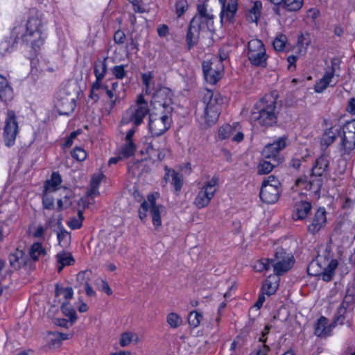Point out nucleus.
Masks as SVG:
<instances>
[{
    "mask_svg": "<svg viewBox=\"0 0 355 355\" xmlns=\"http://www.w3.org/2000/svg\"><path fill=\"white\" fill-rule=\"evenodd\" d=\"M197 14L191 20L186 42L188 49L197 45L200 34L212 33L215 31L212 10L207 8L205 3L198 4Z\"/></svg>",
    "mask_w": 355,
    "mask_h": 355,
    "instance_id": "f257e3e1",
    "label": "nucleus"
},
{
    "mask_svg": "<svg viewBox=\"0 0 355 355\" xmlns=\"http://www.w3.org/2000/svg\"><path fill=\"white\" fill-rule=\"evenodd\" d=\"M17 37L30 44L35 51L43 45L46 34L43 29L42 20L37 17H31L25 26L14 28Z\"/></svg>",
    "mask_w": 355,
    "mask_h": 355,
    "instance_id": "f03ea898",
    "label": "nucleus"
},
{
    "mask_svg": "<svg viewBox=\"0 0 355 355\" xmlns=\"http://www.w3.org/2000/svg\"><path fill=\"white\" fill-rule=\"evenodd\" d=\"M276 101L272 95H266L253 107L250 121L262 126H270L277 122Z\"/></svg>",
    "mask_w": 355,
    "mask_h": 355,
    "instance_id": "7ed1b4c3",
    "label": "nucleus"
},
{
    "mask_svg": "<svg viewBox=\"0 0 355 355\" xmlns=\"http://www.w3.org/2000/svg\"><path fill=\"white\" fill-rule=\"evenodd\" d=\"M329 159L325 156L319 157L312 166V173L309 181L306 178H299L296 180V185L298 187L304 186V188L313 193L320 191L322 186L321 178L326 175L329 166Z\"/></svg>",
    "mask_w": 355,
    "mask_h": 355,
    "instance_id": "20e7f679",
    "label": "nucleus"
},
{
    "mask_svg": "<svg viewBox=\"0 0 355 355\" xmlns=\"http://www.w3.org/2000/svg\"><path fill=\"white\" fill-rule=\"evenodd\" d=\"M79 89L75 83H69L62 88L58 93L55 107L60 115H69L76 106Z\"/></svg>",
    "mask_w": 355,
    "mask_h": 355,
    "instance_id": "39448f33",
    "label": "nucleus"
},
{
    "mask_svg": "<svg viewBox=\"0 0 355 355\" xmlns=\"http://www.w3.org/2000/svg\"><path fill=\"white\" fill-rule=\"evenodd\" d=\"M149 111L148 102L142 94H139L135 103L123 113L121 124H131L132 126L138 127L143 123Z\"/></svg>",
    "mask_w": 355,
    "mask_h": 355,
    "instance_id": "423d86ee",
    "label": "nucleus"
},
{
    "mask_svg": "<svg viewBox=\"0 0 355 355\" xmlns=\"http://www.w3.org/2000/svg\"><path fill=\"white\" fill-rule=\"evenodd\" d=\"M329 253L327 251L324 255L318 254L315 260L311 262L307 271L309 275L320 276L322 280L329 282L334 274V270L338 266V261L331 259L329 261L327 257Z\"/></svg>",
    "mask_w": 355,
    "mask_h": 355,
    "instance_id": "0eeeda50",
    "label": "nucleus"
},
{
    "mask_svg": "<svg viewBox=\"0 0 355 355\" xmlns=\"http://www.w3.org/2000/svg\"><path fill=\"white\" fill-rule=\"evenodd\" d=\"M223 98L218 94H214L211 90H206L203 94L205 105L204 116L209 124L215 123L220 113Z\"/></svg>",
    "mask_w": 355,
    "mask_h": 355,
    "instance_id": "6e6552de",
    "label": "nucleus"
},
{
    "mask_svg": "<svg viewBox=\"0 0 355 355\" xmlns=\"http://www.w3.org/2000/svg\"><path fill=\"white\" fill-rule=\"evenodd\" d=\"M248 58L250 63L256 67H266L268 55L262 41L252 39L248 42Z\"/></svg>",
    "mask_w": 355,
    "mask_h": 355,
    "instance_id": "1a4fd4ad",
    "label": "nucleus"
},
{
    "mask_svg": "<svg viewBox=\"0 0 355 355\" xmlns=\"http://www.w3.org/2000/svg\"><path fill=\"white\" fill-rule=\"evenodd\" d=\"M218 177L214 176L202 187L194 200V204L198 209L209 205L218 190Z\"/></svg>",
    "mask_w": 355,
    "mask_h": 355,
    "instance_id": "9d476101",
    "label": "nucleus"
},
{
    "mask_svg": "<svg viewBox=\"0 0 355 355\" xmlns=\"http://www.w3.org/2000/svg\"><path fill=\"white\" fill-rule=\"evenodd\" d=\"M3 130V139L5 145L8 147L12 146L19 132L17 116L13 110H7Z\"/></svg>",
    "mask_w": 355,
    "mask_h": 355,
    "instance_id": "9b49d317",
    "label": "nucleus"
},
{
    "mask_svg": "<svg viewBox=\"0 0 355 355\" xmlns=\"http://www.w3.org/2000/svg\"><path fill=\"white\" fill-rule=\"evenodd\" d=\"M171 114L164 112L150 114L149 129L153 137H157L169 129L172 121Z\"/></svg>",
    "mask_w": 355,
    "mask_h": 355,
    "instance_id": "f8f14e48",
    "label": "nucleus"
},
{
    "mask_svg": "<svg viewBox=\"0 0 355 355\" xmlns=\"http://www.w3.org/2000/svg\"><path fill=\"white\" fill-rule=\"evenodd\" d=\"M224 65L215 57L202 62V71L206 81L211 85L216 84L222 77Z\"/></svg>",
    "mask_w": 355,
    "mask_h": 355,
    "instance_id": "ddd939ff",
    "label": "nucleus"
},
{
    "mask_svg": "<svg viewBox=\"0 0 355 355\" xmlns=\"http://www.w3.org/2000/svg\"><path fill=\"white\" fill-rule=\"evenodd\" d=\"M145 150L149 159L153 162L162 160L169 153L166 139L155 137L149 143L146 144Z\"/></svg>",
    "mask_w": 355,
    "mask_h": 355,
    "instance_id": "4468645a",
    "label": "nucleus"
},
{
    "mask_svg": "<svg viewBox=\"0 0 355 355\" xmlns=\"http://www.w3.org/2000/svg\"><path fill=\"white\" fill-rule=\"evenodd\" d=\"M270 260L271 261L270 265L273 268L274 274L277 275H282L289 270L293 263V256L286 253L283 249H279L276 252L274 259Z\"/></svg>",
    "mask_w": 355,
    "mask_h": 355,
    "instance_id": "2eb2a0df",
    "label": "nucleus"
},
{
    "mask_svg": "<svg viewBox=\"0 0 355 355\" xmlns=\"http://www.w3.org/2000/svg\"><path fill=\"white\" fill-rule=\"evenodd\" d=\"M173 93L167 87H162L153 94L152 104L155 109H163L162 112L172 113L173 112Z\"/></svg>",
    "mask_w": 355,
    "mask_h": 355,
    "instance_id": "dca6fc26",
    "label": "nucleus"
},
{
    "mask_svg": "<svg viewBox=\"0 0 355 355\" xmlns=\"http://www.w3.org/2000/svg\"><path fill=\"white\" fill-rule=\"evenodd\" d=\"M340 150L348 153L355 148V120L347 122L340 130Z\"/></svg>",
    "mask_w": 355,
    "mask_h": 355,
    "instance_id": "f3484780",
    "label": "nucleus"
},
{
    "mask_svg": "<svg viewBox=\"0 0 355 355\" xmlns=\"http://www.w3.org/2000/svg\"><path fill=\"white\" fill-rule=\"evenodd\" d=\"M353 293L348 289L347 291V295L345 296L343 302L338 309L337 313L335 315L334 324L343 325L345 322L350 326V320L352 318V303L353 301L352 298Z\"/></svg>",
    "mask_w": 355,
    "mask_h": 355,
    "instance_id": "a211bd4d",
    "label": "nucleus"
},
{
    "mask_svg": "<svg viewBox=\"0 0 355 355\" xmlns=\"http://www.w3.org/2000/svg\"><path fill=\"white\" fill-rule=\"evenodd\" d=\"M286 137H282L272 144H268L263 148L262 155L266 159H276L279 158V162L282 163L284 158L280 154V151L286 146Z\"/></svg>",
    "mask_w": 355,
    "mask_h": 355,
    "instance_id": "6ab92c4d",
    "label": "nucleus"
},
{
    "mask_svg": "<svg viewBox=\"0 0 355 355\" xmlns=\"http://www.w3.org/2000/svg\"><path fill=\"white\" fill-rule=\"evenodd\" d=\"M327 212L324 207H320L315 212L313 216L310 218L309 224L308 225V231L315 234L322 229L327 223Z\"/></svg>",
    "mask_w": 355,
    "mask_h": 355,
    "instance_id": "aec40b11",
    "label": "nucleus"
},
{
    "mask_svg": "<svg viewBox=\"0 0 355 355\" xmlns=\"http://www.w3.org/2000/svg\"><path fill=\"white\" fill-rule=\"evenodd\" d=\"M222 6L220 12V21L230 22L237 10V0H219Z\"/></svg>",
    "mask_w": 355,
    "mask_h": 355,
    "instance_id": "412c9836",
    "label": "nucleus"
},
{
    "mask_svg": "<svg viewBox=\"0 0 355 355\" xmlns=\"http://www.w3.org/2000/svg\"><path fill=\"white\" fill-rule=\"evenodd\" d=\"M261 200L268 204H272L277 201L279 196V189L275 187L262 184L260 191Z\"/></svg>",
    "mask_w": 355,
    "mask_h": 355,
    "instance_id": "4be33fe9",
    "label": "nucleus"
},
{
    "mask_svg": "<svg viewBox=\"0 0 355 355\" xmlns=\"http://www.w3.org/2000/svg\"><path fill=\"white\" fill-rule=\"evenodd\" d=\"M312 205L309 201L301 200L295 204L292 218L295 220H304L311 211Z\"/></svg>",
    "mask_w": 355,
    "mask_h": 355,
    "instance_id": "5701e85b",
    "label": "nucleus"
},
{
    "mask_svg": "<svg viewBox=\"0 0 355 355\" xmlns=\"http://www.w3.org/2000/svg\"><path fill=\"white\" fill-rule=\"evenodd\" d=\"M165 175L164 179L166 182L171 178L170 182L174 187L176 192H179L183 186V177L182 175L176 172L173 169L169 168L168 166H165Z\"/></svg>",
    "mask_w": 355,
    "mask_h": 355,
    "instance_id": "b1692460",
    "label": "nucleus"
},
{
    "mask_svg": "<svg viewBox=\"0 0 355 355\" xmlns=\"http://www.w3.org/2000/svg\"><path fill=\"white\" fill-rule=\"evenodd\" d=\"M334 69L332 68L327 70L323 77L315 84V91L317 93L322 92L327 87H333L336 81L334 82Z\"/></svg>",
    "mask_w": 355,
    "mask_h": 355,
    "instance_id": "393cba45",
    "label": "nucleus"
},
{
    "mask_svg": "<svg viewBox=\"0 0 355 355\" xmlns=\"http://www.w3.org/2000/svg\"><path fill=\"white\" fill-rule=\"evenodd\" d=\"M334 327L335 324L334 323L328 326L327 319L322 316L318 319L315 326V334L319 337L328 336L330 335L331 328Z\"/></svg>",
    "mask_w": 355,
    "mask_h": 355,
    "instance_id": "a878e982",
    "label": "nucleus"
},
{
    "mask_svg": "<svg viewBox=\"0 0 355 355\" xmlns=\"http://www.w3.org/2000/svg\"><path fill=\"white\" fill-rule=\"evenodd\" d=\"M280 164L279 158L276 159H263L260 161L257 166V173L259 175H265L270 173L272 169Z\"/></svg>",
    "mask_w": 355,
    "mask_h": 355,
    "instance_id": "bb28decb",
    "label": "nucleus"
},
{
    "mask_svg": "<svg viewBox=\"0 0 355 355\" xmlns=\"http://www.w3.org/2000/svg\"><path fill=\"white\" fill-rule=\"evenodd\" d=\"M13 98V91L7 80L0 75V99L2 101H10Z\"/></svg>",
    "mask_w": 355,
    "mask_h": 355,
    "instance_id": "cd10ccee",
    "label": "nucleus"
},
{
    "mask_svg": "<svg viewBox=\"0 0 355 355\" xmlns=\"http://www.w3.org/2000/svg\"><path fill=\"white\" fill-rule=\"evenodd\" d=\"M58 263V271L60 272L66 266H70L74 262V259L71 253L61 251L56 255Z\"/></svg>",
    "mask_w": 355,
    "mask_h": 355,
    "instance_id": "c85d7f7f",
    "label": "nucleus"
},
{
    "mask_svg": "<svg viewBox=\"0 0 355 355\" xmlns=\"http://www.w3.org/2000/svg\"><path fill=\"white\" fill-rule=\"evenodd\" d=\"M148 201H150V212L152 216L153 223L154 226L159 227L162 224L160 212L161 209H163V207L162 206H157L153 197L148 198Z\"/></svg>",
    "mask_w": 355,
    "mask_h": 355,
    "instance_id": "c756f323",
    "label": "nucleus"
},
{
    "mask_svg": "<svg viewBox=\"0 0 355 355\" xmlns=\"http://www.w3.org/2000/svg\"><path fill=\"white\" fill-rule=\"evenodd\" d=\"M103 178L104 175L101 173L93 175L90 182V188L87 191L90 197L94 198L99 195L98 187Z\"/></svg>",
    "mask_w": 355,
    "mask_h": 355,
    "instance_id": "7c9ffc66",
    "label": "nucleus"
},
{
    "mask_svg": "<svg viewBox=\"0 0 355 355\" xmlns=\"http://www.w3.org/2000/svg\"><path fill=\"white\" fill-rule=\"evenodd\" d=\"M340 130L338 128L332 127L327 130L321 138V145L325 147L329 146L331 144L338 134H339Z\"/></svg>",
    "mask_w": 355,
    "mask_h": 355,
    "instance_id": "2f4dec72",
    "label": "nucleus"
},
{
    "mask_svg": "<svg viewBox=\"0 0 355 355\" xmlns=\"http://www.w3.org/2000/svg\"><path fill=\"white\" fill-rule=\"evenodd\" d=\"M276 5H279L288 11L294 12L302 8L303 0H280Z\"/></svg>",
    "mask_w": 355,
    "mask_h": 355,
    "instance_id": "473e14b6",
    "label": "nucleus"
},
{
    "mask_svg": "<svg viewBox=\"0 0 355 355\" xmlns=\"http://www.w3.org/2000/svg\"><path fill=\"white\" fill-rule=\"evenodd\" d=\"M236 128H239L238 123H234L232 125L225 124L221 126L218 130V137L220 139H225L232 137L234 132L236 131Z\"/></svg>",
    "mask_w": 355,
    "mask_h": 355,
    "instance_id": "72a5a7b5",
    "label": "nucleus"
},
{
    "mask_svg": "<svg viewBox=\"0 0 355 355\" xmlns=\"http://www.w3.org/2000/svg\"><path fill=\"white\" fill-rule=\"evenodd\" d=\"M63 192V198L58 200V207L59 209H67L72 205V198H73L72 191L69 189H64Z\"/></svg>",
    "mask_w": 355,
    "mask_h": 355,
    "instance_id": "f704fd0d",
    "label": "nucleus"
},
{
    "mask_svg": "<svg viewBox=\"0 0 355 355\" xmlns=\"http://www.w3.org/2000/svg\"><path fill=\"white\" fill-rule=\"evenodd\" d=\"M62 182V178L58 173L53 172L50 180L46 181L45 191H55Z\"/></svg>",
    "mask_w": 355,
    "mask_h": 355,
    "instance_id": "c9c22d12",
    "label": "nucleus"
},
{
    "mask_svg": "<svg viewBox=\"0 0 355 355\" xmlns=\"http://www.w3.org/2000/svg\"><path fill=\"white\" fill-rule=\"evenodd\" d=\"M46 251L40 243H33L29 250L30 257L33 261H37L40 257H44Z\"/></svg>",
    "mask_w": 355,
    "mask_h": 355,
    "instance_id": "e433bc0d",
    "label": "nucleus"
},
{
    "mask_svg": "<svg viewBox=\"0 0 355 355\" xmlns=\"http://www.w3.org/2000/svg\"><path fill=\"white\" fill-rule=\"evenodd\" d=\"M106 58L103 60H98L95 62L94 72L96 78L103 80L107 71Z\"/></svg>",
    "mask_w": 355,
    "mask_h": 355,
    "instance_id": "4c0bfd02",
    "label": "nucleus"
},
{
    "mask_svg": "<svg viewBox=\"0 0 355 355\" xmlns=\"http://www.w3.org/2000/svg\"><path fill=\"white\" fill-rule=\"evenodd\" d=\"M135 150L136 145L133 141H124L120 151V155L123 158H128L133 155Z\"/></svg>",
    "mask_w": 355,
    "mask_h": 355,
    "instance_id": "58836bf2",
    "label": "nucleus"
},
{
    "mask_svg": "<svg viewBox=\"0 0 355 355\" xmlns=\"http://www.w3.org/2000/svg\"><path fill=\"white\" fill-rule=\"evenodd\" d=\"M61 309L64 315L69 318L70 326H71L77 319L75 309L68 302L63 303Z\"/></svg>",
    "mask_w": 355,
    "mask_h": 355,
    "instance_id": "ea45409f",
    "label": "nucleus"
},
{
    "mask_svg": "<svg viewBox=\"0 0 355 355\" xmlns=\"http://www.w3.org/2000/svg\"><path fill=\"white\" fill-rule=\"evenodd\" d=\"M310 44V38L308 35H301L298 37L297 43V50L300 55H303L306 53L307 47Z\"/></svg>",
    "mask_w": 355,
    "mask_h": 355,
    "instance_id": "a19ab883",
    "label": "nucleus"
},
{
    "mask_svg": "<svg viewBox=\"0 0 355 355\" xmlns=\"http://www.w3.org/2000/svg\"><path fill=\"white\" fill-rule=\"evenodd\" d=\"M9 261L14 268H19L21 263H24L23 252L21 250H17L15 253L10 254L9 256Z\"/></svg>",
    "mask_w": 355,
    "mask_h": 355,
    "instance_id": "79ce46f5",
    "label": "nucleus"
},
{
    "mask_svg": "<svg viewBox=\"0 0 355 355\" xmlns=\"http://www.w3.org/2000/svg\"><path fill=\"white\" fill-rule=\"evenodd\" d=\"M271 277L270 276L268 279H267L263 283L261 290L263 294H266L268 295H271L275 293L278 288V284L277 281L272 282L270 279Z\"/></svg>",
    "mask_w": 355,
    "mask_h": 355,
    "instance_id": "37998d69",
    "label": "nucleus"
},
{
    "mask_svg": "<svg viewBox=\"0 0 355 355\" xmlns=\"http://www.w3.org/2000/svg\"><path fill=\"white\" fill-rule=\"evenodd\" d=\"M57 238L59 244L62 248H66L69 245L71 241V236L69 233L64 228L61 227L60 231L57 232Z\"/></svg>",
    "mask_w": 355,
    "mask_h": 355,
    "instance_id": "c03bdc74",
    "label": "nucleus"
},
{
    "mask_svg": "<svg viewBox=\"0 0 355 355\" xmlns=\"http://www.w3.org/2000/svg\"><path fill=\"white\" fill-rule=\"evenodd\" d=\"M76 282L77 284L75 286V287L79 288L78 293L83 292V288L85 287V285L89 284L88 272L81 271L78 272L76 276Z\"/></svg>",
    "mask_w": 355,
    "mask_h": 355,
    "instance_id": "a18cd8bd",
    "label": "nucleus"
},
{
    "mask_svg": "<svg viewBox=\"0 0 355 355\" xmlns=\"http://www.w3.org/2000/svg\"><path fill=\"white\" fill-rule=\"evenodd\" d=\"M270 330V327L266 325L264 328V330L262 331L261 336L259 338V342L262 343L263 345L261 348L259 349L257 354V355H267V353L270 350V347L266 345L265 343L266 342V335L268 334Z\"/></svg>",
    "mask_w": 355,
    "mask_h": 355,
    "instance_id": "49530a36",
    "label": "nucleus"
},
{
    "mask_svg": "<svg viewBox=\"0 0 355 355\" xmlns=\"http://www.w3.org/2000/svg\"><path fill=\"white\" fill-rule=\"evenodd\" d=\"M166 322L171 328L176 329L182 324V319L177 313L172 312L168 314Z\"/></svg>",
    "mask_w": 355,
    "mask_h": 355,
    "instance_id": "de8ad7c7",
    "label": "nucleus"
},
{
    "mask_svg": "<svg viewBox=\"0 0 355 355\" xmlns=\"http://www.w3.org/2000/svg\"><path fill=\"white\" fill-rule=\"evenodd\" d=\"M83 220V212L79 210L76 217L71 218L67 222V225L72 230H77L81 227Z\"/></svg>",
    "mask_w": 355,
    "mask_h": 355,
    "instance_id": "09e8293b",
    "label": "nucleus"
},
{
    "mask_svg": "<svg viewBox=\"0 0 355 355\" xmlns=\"http://www.w3.org/2000/svg\"><path fill=\"white\" fill-rule=\"evenodd\" d=\"M202 318L203 316L200 312L193 311L189 315L188 322L191 327L196 328L199 326Z\"/></svg>",
    "mask_w": 355,
    "mask_h": 355,
    "instance_id": "8fccbe9b",
    "label": "nucleus"
},
{
    "mask_svg": "<svg viewBox=\"0 0 355 355\" xmlns=\"http://www.w3.org/2000/svg\"><path fill=\"white\" fill-rule=\"evenodd\" d=\"M270 259H263L255 263L254 268L257 272L268 271L271 268Z\"/></svg>",
    "mask_w": 355,
    "mask_h": 355,
    "instance_id": "3c124183",
    "label": "nucleus"
},
{
    "mask_svg": "<svg viewBox=\"0 0 355 355\" xmlns=\"http://www.w3.org/2000/svg\"><path fill=\"white\" fill-rule=\"evenodd\" d=\"M287 42L286 36L282 34L278 35L274 40L272 44L274 49L277 51L284 50Z\"/></svg>",
    "mask_w": 355,
    "mask_h": 355,
    "instance_id": "603ef678",
    "label": "nucleus"
},
{
    "mask_svg": "<svg viewBox=\"0 0 355 355\" xmlns=\"http://www.w3.org/2000/svg\"><path fill=\"white\" fill-rule=\"evenodd\" d=\"M175 14L178 17L182 16L189 8L187 0H179L175 3Z\"/></svg>",
    "mask_w": 355,
    "mask_h": 355,
    "instance_id": "864d4df0",
    "label": "nucleus"
},
{
    "mask_svg": "<svg viewBox=\"0 0 355 355\" xmlns=\"http://www.w3.org/2000/svg\"><path fill=\"white\" fill-rule=\"evenodd\" d=\"M13 45L11 40H4L0 43V54L5 57L9 55L13 50Z\"/></svg>",
    "mask_w": 355,
    "mask_h": 355,
    "instance_id": "5fc2aeb1",
    "label": "nucleus"
},
{
    "mask_svg": "<svg viewBox=\"0 0 355 355\" xmlns=\"http://www.w3.org/2000/svg\"><path fill=\"white\" fill-rule=\"evenodd\" d=\"M135 337V340H138V336L132 333L125 332L121 335L120 339V345L121 347H125L128 345L130 342L133 340V338Z\"/></svg>",
    "mask_w": 355,
    "mask_h": 355,
    "instance_id": "6e6d98bb",
    "label": "nucleus"
},
{
    "mask_svg": "<svg viewBox=\"0 0 355 355\" xmlns=\"http://www.w3.org/2000/svg\"><path fill=\"white\" fill-rule=\"evenodd\" d=\"M71 156L76 160L82 162L86 159L87 153L83 148L80 147H76L71 152Z\"/></svg>",
    "mask_w": 355,
    "mask_h": 355,
    "instance_id": "4d7b16f0",
    "label": "nucleus"
},
{
    "mask_svg": "<svg viewBox=\"0 0 355 355\" xmlns=\"http://www.w3.org/2000/svg\"><path fill=\"white\" fill-rule=\"evenodd\" d=\"M106 93V95L110 98V106L111 108H113L116 104V102L119 98V95L116 93L115 91L112 89H110L107 86L104 87V90Z\"/></svg>",
    "mask_w": 355,
    "mask_h": 355,
    "instance_id": "13d9d810",
    "label": "nucleus"
},
{
    "mask_svg": "<svg viewBox=\"0 0 355 355\" xmlns=\"http://www.w3.org/2000/svg\"><path fill=\"white\" fill-rule=\"evenodd\" d=\"M112 74L117 79H123L126 76L125 65H116L112 69Z\"/></svg>",
    "mask_w": 355,
    "mask_h": 355,
    "instance_id": "bf43d9fd",
    "label": "nucleus"
},
{
    "mask_svg": "<svg viewBox=\"0 0 355 355\" xmlns=\"http://www.w3.org/2000/svg\"><path fill=\"white\" fill-rule=\"evenodd\" d=\"M53 219L51 218H49L46 221V225H38L33 233V236L35 237H42L45 230L49 227L51 225Z\"/></svg>",
    "mask_w": 355,
    "mask_h": 355,
    "instance_id": "052dcab7",
    "label": "nucleus"
},
{
    "mask_svg": "<svg viewBox=\"0 0 355 355\" xmlns=\"http://www.w3.org/2000/svg\"><path fill=\"white\" fill-rule=\"evenodd\" d=\"M42 204L45 209H51L54 206L53 198L49 196L47 193H44L42 198Z\"/></svg>",
    "mask_w": 355,
    "mask_h": 355,
    "instance_id": "680f3d73",
    "label": "nucleus"
},
{
    "mask_svg": "<svg viewBox=\"0 0 355 355\" xmlns=\"http://www.w3.org/2000/svg\"><path fill=\"white\" fill-rule=\"evenodd\" d=\"M267 184L268 186L275 187L276 188H279L280 185L279 180L272 175L268 176L262 183V184Z\"/></svg>",
    "mask_w": 355,
    "mask_h": 355,
    "instance_id": "e2e57ef3",
    "label": "nucleus"
},
{
    "mask_svg": "<svg viewBox=\"0 0 355 355\" xmlns=\"http://www.w3.org/2000/svg\"><path fill=\"white\" fill-rule=\"evenodd\" d=\"M150 201H144L140 206L139 209V216L141 219L144 218L146 216V212L150 209Z\"/></svg>",
    "mask_w": 355,
    "mask_h": 355,
    "instance_id": "0e129e2a",
    "label": "nucleus"
},
{
    "mask_svg": "<svg viewBox=\"0 0 355 355\" xmlns=\"http://www.w3.org/2000/svg\"><path fill=\"white\" fill-rule=\"evenodd\" d=\"M125 39V35L122 31L118 30L114 33V41L115 43L122 44L124 43Z\"/></svg>",
    "mask_w": 355,
    "mask_h": 355,
    "instance_id": "69168bd1",
    "label": "nucleus"
},
{
    "mask_svg": "<svg viewBox=\"0 0 355 355\" xmlns=\"http://www.w3.org/2000/svg\"><path fill=\"white\" fill-rule=\"evenodd\" d=\"M157 34L160 37H166L169 34L168 26L166 24H160L157 28Z\"/></svg>",
    "mask_w": 355,
    "mask_h": 355,
    "instance_id": "338daca9",
    "label": "nucleus"
},
{
    "mask_svg": "<svg viewBox=\"0 0 355 355\" xmlns=\"http://www.w3.org/2000/svg\"><path fill=\"white\" fill-rule=\"evenodd\" d=\"M153 73L150 71L144 73L141 75L143 84L144 85H152L151 80L153 78Z\"/></svg>",
    "mask_w": 355,
    "mask_h": 355,
    "instance_id": "774afa93",
    "label": "nucleus"
}]
</instances>
